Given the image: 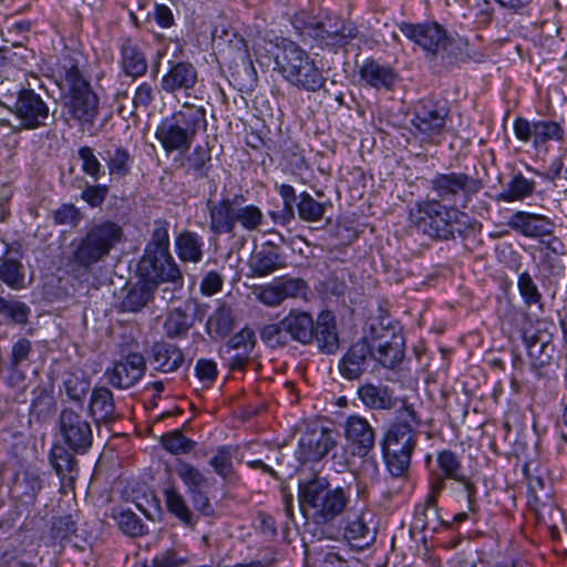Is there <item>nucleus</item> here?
Listing matches in <instances>:
<instances>
[{
    "instance_id": "obj_46",
    "label": "nucleus",
    "mask_w": 567,
    "mask_h": 567,
    "mask_svg": "<svg viewBox=\"0 0 567 567\" xmlns=\"http://www.w3.org/2000/svg\"><path fill=\"white\" fill-rule=\"evenodd\" d=\"M194 324L192 317L181 308L171 310L164 321L165 334L171 338H183Z\"/></svg>"
},
{
    "instance_id": "obj_29",
    "label": "nucleus",
    "mask_w": 567,
    "mask_h": 567,
    "mask_svg": "<svg viewBox=\"0 0 567 567\" xmlns=\"http://www.w3.org/2000/svg\"><path fill=\"white\" fill-rule=\"evenodd\" d=\"M103 161L106 164L109 175L121 179L132 173L134 155L121 143H110L103 151Z\"/></svg>"
},
{
    "instance_id": "obj_25",
    "label": "nucleus",
    "mask_w": 567,
    "mask_h": 567,
    "mask_svg": "<svg viewBox=\"0 0 567 567\" xmlns=\"http://www.w3.org/2000/svg\"><path fill=\"white\" fill-rule=\"evenodd\" d=\"M359 78L364 85L375 90L390 91L394 87L398 75L393 68L381 64L374 59H367L359 68Z\"/></svg>"
},
{
    "instance_id": "obj_44",
    "label": "nucleus",
    "mask_w": 567,
    "mask_h": 567,
    "mask_svg": "<svg viewBox=\"0 0 567 567\" xmlns=\"http://www.w3.org/2000/svg\"><path fill=\"white\" fill-rule=\"evenodd\" d=\"M237 450L238 447L233 445L218 446L208 462L214 472L223 480H229L236 474L233 456Z\"/></svg>"
},
{
    "instance_id": "obj_8",
    "label": "nucleus",
    "mask_w": 567,
    "mask_h": 567,
    "mask_svg": "<svg viewBox=\"0 0 567 567\" xmlns=\"http://www.w3.org/2000/svg\"><path fill=\"white\" fill-rule=\"evenodd\" d=\"M449 109L431 99L420 100L413 112V133L423 143L439 145L445 134Z\"/></svg>"
},
{
    "instance_id": "obj_12",
    "label": "nucleus",
    "mask_w": 567,
    "mask_h": 567,
    "mask_svg": "<svg viewBox=\"0 0 567 567\" xmlns=\"http://www.w3.org/2000/svg\"><path fill=\"white\" fill-rule=\"evenodd\" d=\"M340 434L336 429L313 426L299 437L296 458L301 464L317 463L323 460L339 445Z\"/></svg>"
},
{
    "instance_id": "obj_61",
    "label": "nucleus",
    "mask_w": 567,
    "mask_h": 567,
    "mask_svg": "<svg viewBox=\"0 0 567 567\" xmlns=\"http://www.w3.org/2000/svg\"><path fill=\"white\" fill-rule=\"evenodd\" d=\"M188 564V557L182 555L176 548H167L157 553L148 566L144 567H184Z\"/></svg>"
},
{
    "instance_id": "obj_30",
    "label": "nucleus",
    "mask_w": 567,
    "mask_h": 567,
    "mask_svg": "<svg viewBox=\"0 0 567 567\" xmlns=\"http://www.w3.org/2000/svg\"><path fill=\"white\" fill-rule=\"evenodd\" d=\"M315 340L323 353L332 354L339 349L336 317L331 311L326 310L318 315L315 322Z\"/></svg>"
},
{
    "instance_id": "obj_54",
    "label": "nucleus",
    "mask_w": 567,
    "mask_h": 567,
    "mask_svg": "<svg viewBox=\"0 0 567 567\" xmlns=\"http://www.w3.org/2000/svg\"><path fill=\"white\" fill-rule=\"evenodd\" d=\"M528 357L532 360V365L534 368L540 369L545 365H548L553 359L555 352V346L551 340H547L546 342H528L524 343Z\"/></svg>"
},
{
    "instance_id": "obj_59",
    "label": "nucleus",
    "mask_w": 567,
    "mask_h": 567,
    "mask_svg": "<svg viewBox=\"0 0 567 567\" xmlns=\"http://www.w3.org/2000/svg\"><path fill=\"white\" fill-rule=\"evenodd\" d=\"M68 398L74 402L81 403L90 390V380L76 373H66L63 380Z\"/></svg>"
},
{
    "instance_id": "obj_4",
    "label": "nucleus",
    "mask_w": 567,
    "mask_h": 567,
    "mask_svg": "<svg viewBox=\"0 0 567 567\" xmlns=\"http://www.w3.org/2000/svg\"><path fill=\"white\" fill-rule=\"evenodd\" d=\"M409 220L419 231L434 240H453L456 235L465 237L473 229L467 213L434 198L415 202L410 207Z\"/></svg>"
},
{
    "instance_id": "obj_38",
    "label": "nucleus",
    "mask_w": 567,
    "mask_h": 567,
    "mask_svg": "<svg viewBox=\"0 0 567 567\" xmlns=\"http://www.w3.org/2000/svg\"><path fill=\"white\" fill-rule=\"evenodd\" d=\"M309 29L316 31V37H319L327 44L336 47H344L358 35V29L351 22L343 23L333 31L323 29L322 22L310 23Z\"/></svg>"
},
{
    "instance_id": "obj_52",
    "label": "nucleus",
    "mask_w": 567,
    "mask_h": 567,
    "mask_svg": "<svg viewBox=\"0 0 567 567\" xmlns=\"http://www.w3.org/2000/svg\"><path fill=\"white\" fill-rule=\"evenodd\" d=\"M517 289L525 306H538L539 308H543V295L534 278L527 270L518 275Z\"/></svg>"
},
{
    "instance_id": "obj_48",
    "label": "nucleus",
    "mask_w": 567,
    "mask_h": 567,
    "mask_svg": "<svg viewBox=\"0 0 567 567\" xmlns=\"http://www.w3.org/2000/svg\"><path fill=\"white\" fill-rule=\"evenodd\" d=\"M174 471L185 485L187 493L207 486V478L203 472L184 460L176 461Z\"/></svg>"
},
{
    "instance_id": "obj_34",
    "label": "nucleus",
    "mask_w": 567,
    "mask_h": 567,
    "mask_svg": "<svg viewBox=\"0 0 567 567\" xmlns=\"http://www.w3.org/2000/svg\"><path fill=\"white\" fill-rule=\"evenodd\" d=\"M163 497L167 512L176 517L184 526L194 527L197 519L186 503L184 495L174 484H168L163 488Z\"/></svg>"
},
{
    "instance_id": "obj_13",
    "label": "nucleus",
    "mask_w": 567,
    "mask_h": 567,
    "mask_svg": "<svg viewBox=\"0 0 567 567\" xmlns=\"http://www.w3.org/2000/svg\"><path fill=\"white\" fill-rule=\"evenodd\" d=\"M59 430L62 441L78 455L86 454L93 445V430L82 412L65 408L59 416Z\"/></svg>"
},
{
    "instance_id": "obj_2",
    "label": "nucleus",
    "mask_w": 567,
    "mask_h": 567,
    "mask_svg": "<svg viewBox=\"0 0 567 567\" xmlns=\"http://www.w3.org/2000/svg\"><path fill=\"white\" fill-rule=\"evenodd\" d=\"M123 236V228L113 220L92 224L71 241L70 254L64 258L66 274L76 280L87 276L94 266L110 256Z\"/></svg>"
},
{
    "instance_id": "obj_47",
    "label": "nucleus",
    "mask_w": 567,
    "mask_h": 567,
    "mask_svg": "<svg viewBox=\"0 0 567 567\" xmlns=\"http://www.w3.org/2000/svg\"><path fill=\"white\" fill-rule=\"evenodd\" d=\"M169 223L166 219H156L151 239L146 244L143 255L171 254L169 251Z\"/></svg>"
},
{
    "instance_id": "obj_37",
    "label": "nucleus",
    "mask_w": 567,
    "mask_h": 567,
    "mask_svg": "<svg viewBox=\"0 0 567 567\" xmlns=\"http://www.w3.org/2000/svg\"><path fill=\"white\" fill-rule=\"evenodd\" d=\"M235 324V319L230 306L220 303L208 317L206 331L210 339L217 341L227 337Z\"/></svg>"
},
{
    "instance_id": "obj_1",
    "label": "nucleus",
    "mask_w": 567,
    "mask_h": 567,
    "mask_svg": "<svg viewBox=\"0 0 567 567\" xmlns=\"http://www.w3.org/2000/svg\"><path fill=\"white\" fill-rule=\"evenodd\" d=\"M51 72L61 90L63 109L69 118L83 132L93 128L100 114V97L79 60L71 53H64L58 58Z\"/></svg>"
},
{
    "instance_id": "obj_15",
    "label": "nucleus",
    "mask_w": 567,
    "mask_h": 567,
    "mask_svg": "<svg viewBox=\"0 0 567 567\" xmlns=\"http://www.w3.org/2000/svg\"><path fill=\"white\" fill-rule=\"evenodd\" d=\"M10 111L20 121V130L33 131L44 127L51 118L48 103L30 87L22 91V95L16 99Z\"/></svg>"
},
{
    "instance_id": "obj_36",
    "label": "nucleus",
    "mask_w": 567,
    "mask_h": 567,
    "mask_svg": "<svg viewBox=\"0 0 567 567\" xmlns=\"http://www.w3.org/2000/svg\"><path fill=\"white\" fill-rule=\"evenodd\" d=\"M66 445L54 444L49 454V461L55 473L62 480L74 481L79 474L78 460Z\"/></svg>"
},
{
    "instance_id": "obj_31",
    "label": "nucleus",
    "mask_w": 567,
    "mask_h": 567,
    "mask_svg": "<svg viewBox=\"0 0 567 567\" xmlns=\"http://www.w3.org/2000/svg\"><path fill=\"white\" fill-rule=\"evenodd\" d=\"M182 349L168 342H155L151 350V363L154 369L164 373L176 371L184 363Z\"/></svg>"
},
{
    "instance_id": "obj_41",
    "label": "nucleus",
    "mask_w": 567,
    "mask_h": 567,
    "mask_svg": "<svg viewBox=\"0 0 567 567\" xmlns=\"http://www.w3.org/2000/svg\"><path fill=\"white\" fill-rule=\"evenodd\" d=\"M155 290L156 287L142 280L140 284L132 287L123 299V310L128 312L140 311L153 299Z\"/></svg>"
},
{
    "instance_id": "obj_24",
    "label": "nucleus",
    "mask_w": 567,
    "mask_h": 567,
    "mask_svg": "<svg viewBox=\"0 0 567 567\" xmlns=\"http://www.w3.org/2000/svg\"><path fill=\"white\" fill-rule=\"evenodd\" d=\"M371 357V347L368 332L353 343L339 361L340 374L347 380L359 379L367 368Z\"/></svg>"
},
{
    "instance_id": "obj_18",
    "label": "nucleus",
    "mask_w": 567,
    "mask_h": 567,
    "mask_svg": "<svg viewBox=\"0 0 567 567\" xmlns=\"http://www.w3.org/2000/svg\"><path fill=\"white\" fill-rule=\"evenodd\" d=\"M344 437L352 455L365 457L375 445V430L364 416L349 415L343 425Z\"/></svg>"
},
{
    "instance_id": "obj_53",
    "label": "nucleus",
    "mask_w": 567,
    "mask_h": 567,
    "mask_svg": "<svg viewBox=\"0 0 567 567\" xmlns=\"http://www.w3.org/2000/svg\"><path fill=\"white\" fill-rule=\"evenodd\" d=\"M162 446L165 451L173 455L189 453L196 443L185 436L181 431H171L162 435Z\"/></svg>"
},
{
    "instance_id": "obj_50",
    "label": "nucleus",
    "mask_w": 567,
    "mask_h": 567,
    "mask_svg": "<svg viewBox=\"0 0 567 567\" xmlns=\"http://www.w3.org/2000/svg\"><path fill=\"white\" fill-rule=\"evenodd\" d=\"M297 212L300 220L317 223L322 219L326 213V204L316 200L308 192L299 194Z\"/></svg>"
},
{
    "instance_id": "obj_27",
    "label": "nucleus",
    "mask_w": 567,
    "mask_h": 567,
    "mask_svg": "<svg viewBox=\"0 0 567 567\" xmlns=\"http://www.w3.org/2000/svg\"><path fill=\"white\" fill-rule=\"evenodd\" d=\"M358 398L369 410L390 411L396 405L393 390L384 384L365 382L358 388Z\"/></svg>"
},
{
    "instance_id": "obj_43",
    "label": "nucleus",
    "mask_w": 567,
    "mask_h": 567,
    "mask_svg": "<svg viewBox=\"0 0 567 567\" xmlns=\"http://www.w3.org/2000/svg\"><path fill=\"white\" fill-rule=\"evenodd\" d=\"M24 267L14 258H0V280L12 290H21L24 284Z\"/></svg>"
},
{
    "instance_id": "obj_17",
    "label": "nucleus",
    "mask_w": 567,
    "mask_h": 567,
    "mask_svg": "<svg viewBox=\"0 0 567 567\" xmlns=\"http://www.w3.org/2000/svg\"><path fill=\"white\" fill-rule=\"evenodd\" d=\"M146 362L140 352H131L105 370L107 382L115 389L125 390L135 385L144 375Z\"/></svg>"
},
{
    "instance_id": "obj_51",
    "label": "nucleus",
    "mask_w": 567,
    "mask_h": 567,
    "mask_svg": "<svg viewBox=\"0 0 567 567\" xmlns=\"http://www.w3.org/2000/svg\"><path fill=\"white\" fill-rule=\"evenodd\" d=\"M565 138L563 126L555 121L539 120L535 122L534 146H543L548 142H561Z\"/></svg>"
},
{
    "instance_id": "obj_10",
    "label": "nucleus",
    "mask_w": 567,
    "mask_h": 567,
    "mask_svg": "<svg viewBox=\"0 0 567 567\" xmlns=\"http://www.w3.org/2000/svg\"><path fill=\"white\" fill-rule=\"evenodd\" d=\"M483 183L462 172L436 173L430 181V189L441 203L463 200V207L482 189Z\"/></svg>"
},
{
    "instance_id": "obj_49",
    "label": "nucleus",
    "mask_w": 567,
    "mask_h": 567,
    "mask_svg": "<svg viewBox=\"0 0 567 567\" xmlns=\"http://www.w3.org/2000/svg\"><path fill=\"white\" fill-rule=\"evenodd\" d=\"M261 341L270 349L286 348L290 343L285 319L265 324L260 329Z\"/></svg>"
},
{
    "instance_id": "obj_16",
    "label": "nucleus",
    "mask_w": 567,
    "mask_h": 567,
    "mask_svg": "<svg viewBox=\"0 0 567 567\" xmlns=\"http://www.w3.org/2000/svg\"><path fill=\"white\" fill-rule=\"evenodd\" d=\"M373 517L364 508L349 512L342 520V537L352 548L364 550L377 539V527L372 526Z\"/></svg>"
},
{
    "instance_id": "obj_14",
    "label": "nucleus",
    "mask_w": 567,
    "mask_h": 567,
    "mask_svg": "<svg viewBox=\"0 0 567 567\" xmlns=\"http://www.w3.org/2000/svg\"><path fill=\"white\" fill-rule=\"evenodd\" d=\"M137 272L142 280L156 288L165 282L182 287L184 282L183 274L172 254L143 255Z\"/></svg>"
},
{
    "instance_id": "obj_26",
    "label": "nucleus",
    "mask_w": 567,
    "mask_h": 567,
    "mask_svg": "<svg viewBox=\"0 0 567 567\" xmlns=\"http://www.w3.org/2000/svg\"><path fill=\"white\" fill-rule=\"evenodd\" d=\"M89 412L97 425L114 423L121 419L113 393L106 386H96L92 390Z\"/></svg>"
},
{
    "instance_id": "obj_39",
    "label": "nucleus",
    "mask_w": 567,
    "mask_h": 567,
    "mask_svg": "<svg viewBox=\"0 0 567 567\" xmlns=\"http://www.w3.org/2000/svg\"><path fill=\"white\" fill-rule=\"evenodd\" d=\"M534 190L535 182L517 172L511 177L506 188L497 195V199L505 203L518 202L529 197Z\"/></svg>"
},
{
    "instance_id": "obj_32",
    "label": "nucleus",
    "mask_w": 567,
    "mask_h": 567,
    "mask_svg": "<svg viewBox=\"0 0 567 567\" xmlns=\"http://www.w3.org/2000/svg\"><path fill=\"white\" fill-rule=\"evenodd\" d=\"M539 251V266L548 275H559L564 270L560 257L565 255V245L563 240L556 236L549 239L539 240L537 247Z\"/></svg>"
},
{
    "instance_id": "obj_35",
    "label": "nucleus",
    "mask_w": 567,
    "mask_h": 567,
    "mask_svg": "<svg viewBox=\"0 0 567 567\" xmlns=\"http://www.w3.org/2000/svg\"><path fill=\"white\" fill-rule=\"evenodd\" d=\"M209 214V230L214 235L227 234L230 224V212L233 205V195L223 193L220 199L207 200Z\"/></svg>"
},
{
    "instance_id": "obj_45",
    "label": "nucleus",
    "mask_w": 567,
    "mask_h": 567,
    "mask_svg": "<svg viewBox=\"0 0 567 567\" xmlns=\"http://www.w3.org/2000/svg\"><path fill=\"white\" fill-rule=\"evenodd\" d=\"M414 528L420 530L437 532L443 525L439 517L437 504H429L427 501L415 506L413 516Z\"/></svg>"
},
{
    "instance_id": "obj_63",
    "label": "nucleus",
    "mask_w": 567,
    "mask_h": 567,
    "mask_svg": "<svg viewBox=\"0 0 567 567\" xmlns=\"http://www.w3.org/2000/svg\"><path fill=\"white\" fill-rule=\"evenodd\" d=\"M256 342L254 330L249 327H244L228 340L226 347L229 350H238L240 353L251 354Z\"/></svg>"
},
{
    "instance_id": "obj_58",
    "label": "nucleus",
    "mask_w": 567,
    "mask_h": 567,
    "mask_svg": "<svg viewBox=\"0 0 567 567\" xmlns=\"http://www.w3.org/2000/svg\"><path fill=\"white\" fill-rule=\"evenodd\" d=\"M117 520L120 529L131 536L140 537L146 534V527L142 519L131 509L121 511L117 515H114Z\"/></svg>"
},
{
    "instance_id": "obj_40",
    "label": "nucleus",
    "mask_w": 567,
    "mask_h": 567,
    "mask_svg": "<svg viewBox=\"0 0 567 567\" xmlns=\"http://www.w3.org/2000/svg\"><path fill=\"white\" fill-rule=\"evenodd\" d=\"M436 466L440 474L445 477L460 482L463 481L466 475L463 473L462 458L458 454L450 449L441 450L436 453L435 457Z\"/></svg>"
},
{
    "instance_id": "obj_56",
    "label": "nucleus",
    "mask_w": 567,
    "mask_h": 567,
    "mask_svg": "<svg viewBox=\"0 0 567 567\" xmlns=\"http://www.w3.org/2000/svg\"><path fill=\"white\" fill-rule=\"evenodd\" d=\"M30 308L19 300H7L0 296V315L6 316L17 324H25L30 317Z\"/></svg>"
},
{
    "instance_id": "obj_64",
    "label": "nucleus",
    "mask_w": 567,
    "mask_h": 567,
    "mask_svg": "<svg viewBox=\"0 0 567 567\" xmlns=\"http://www.w3.org/2000/svg\"><path fill=\"white\" fill-rule=\"evenodd\" d=\"M76 523L71 515L55 517L51 527V537L62 543L69 540L76 533Z\"/></svg>"
},
{
    "instance_id": "obj_62",
    "label": "nucleus",
    "mask_w": 567,
    "mask_h": 567,
    "mask_svg": "<svg viewBox=\"0 0 567 567\" xmlns=\"http://www.w3.org/2000/svg\"><path fill=\"white\" fill-rule=\"evenodd\" d=\"M264 221L262 210L254 204H240L238 225L246 231L257 230Z\"/></svg>"
},
{
    "instance_id": "obj_57",
    "label": "nucleus",
    "mask_w": 567,
    "mask_h": 567,
    "mask_svg": "<svg viewBox=\"0 0 567 567\" xmlns=\"http://www.w3.org/2000/svg\"><path fill=\"white\" fill-rule=\"evenodd\" d=\"M34 398L31 401L30 412L38 420L45 419L54 410V399L47 389L39 386L33 391Z\"/></svg>"
},
{
    "instance_id": "obj_23",
    "label": "nucleus",
    "mask_w": 567,
    "mask_h": 567,
    "mask_svg": "<svg viewBox=\"0 0 567 567\" xmlns=\"http://www.w3.org/2000/svg\"><path fill=\"white\" fill-rule=\"evenodd\" d=\"M507 226L524 237L549 236L554 231V221L545 215L518 210L511 215Z\"/></svg>"
},
{
    "instance_id": "obj_11",
    "label": "nucleus",
    "mask_w": 567,
    "mask_h": 567,
    "mask_svg": "<svg viewBox=\"0 0 567 567\" xmlns=\"http://www.w3.org/2000/svg\"><path fill=\"white\" fill-rule=\"evenodd\" d=\"M398 28L406 39L424 52L425 58L437 56L453 43L446 29L436 21L420 23L402 21Z\"/></svg>"
},
{
    "instance_id": "obj_55",
    "label": "nucleus",
    "mask_w": 567,
    "mask_h": 567,
    "mask_svg": "<svg viewBox=\"0 0 567 567\" xmlns=\"http://www.w3.org/2000/svg\"><path fill=\"white\" fill-rule=\"evenodd\" d=\"M78 157L81 161V171L83 174L97 181L104 175L103 166L91 146L79 147Z\"/></svg>"
},
{
    "instance_id": "obj_9",
    "label": "nucleus",
    "mask_w": 567,
    "mask_h": 567,
    "mask_svg": "<svg viewBox=\"0 0 567 567\" xmlns=\"http://www.w3.org/2000/svg\"><path fill=\"white\" fill-rule=\"evenodd\" d=\"M369 341L371 358L378 361L383 368L394 369L401 363L404 357V337L394 327L384 326L378 320L370 324Z\"/></svg>"
},
{
    "instance_id": "obj_60",
    "label": "nucleus",
    "mask_w": 567,
    "mask_h": 567,
    "mask_svg": "<svg viewBox=\"0 0 567 567\" xmlns=\"http://www.w3.org/2000/svg\"><path fill=\"white\" fill-rule=\"evenodd\" d=\"M32 353V342L22 337L13 342L9 355L10 368L14 371L23 365H28L29 358Z\"/></svg>"
},
{
    "instance_id": "obj_3",
    "label": "nucleus",
    "mask_w": 567,
    "mask_h": 567,
    "mask_svg": "<svg viewBox=\"0 0 567 567\" xmlns=\"http://www.w3.org/2000/svg\"><path fill=\"white\" fill-rule=\"evenodd\" d=\"M420 425L421 417L414 405L403 401L380 441L382 457L391 476H406L417 444Z\"/></svg>"
},
{
    "instance_id": "obj_7",
    "label": "nucleus",
    "mask_w": 567,
    "mask_h": 567,
    "mask_svg": "<svg viewBox=\"0 0 567 567\" xmlns=\"http://www.w3.org/2000/svg\"><path fill=\"white\" fill-rule=\"evenodd\" d=\"M299 503L317 525L331 524L341 516L351 501L350 487H332L326 477L316 476L299 485Z\"/></svg>"
},
{
    "instance_id": "obj_28",
    "label": "nucleus",
    "mask_w": 567,
    "mask_h": 567,
    "mask_svg": "<svg viewBox=\"0 0 567 567\" xmlns=\"http://www.w3.org/2000/svg\"><path fill=\"white\" fill-rule=\"evenodd\" d=\"M284 319L290 342L295 341L302 346L312 343L315 340V320L309 312L291 309Z\"/></svg>"
},
{
    "instance_id": "obj_21",
    "label": "nucleus",
    "mask_w": 567,
    "mask_h": 567,
    "mask_svg": "<svg viewBox=\"0 0 567 567\" xmlns=\"http://www.w3.org/2000/svg\"><path fill=\"white\" fill-rule=\"evenodd\" d=\"M120 69L122 73L136 80L146 75L148 61L146 53L136 39L124 35L118 40Z\"/></svg>"
},
{
    "instance_id": "obj_33",
    "label": "nucleus",
    "mask_w": 567,
    "mask_h": 567,
    "mask_svg": "<svg viewBox=\"0 0 567 567\" xmlns=\"http://www.w3.org/2000/svg\"><path fill=\"white\" fill-rule=\"evenodd\" d=\"M175 252L183 262L198 264L204 257V239L193 230H182L175 237Z\"/></svg>"
},
{
    "instance_id": "obj_42",
    "label": "nucleus",
    "mask_w": 567,
    "mask_h": 567,
    "mask_svg": "<svg viewBox=\"0 0 567 567\" xmlns=\"http://www.w3.org/2000/svg\"><path fill=\"white\" fill-rule=\"evenodd\" d=\"M555 326L545 319H535L526 317L522 324V338L524 343L539 342L543 343L553 339Z\"/></svg>"
},
{
    "instance_id": "obj_19",
    "label": "nucleus",
    "mask_w": 567,
    "mask_h": 567,
    "mask_svg": "<svg viewBox=\"0 0 567 567\" xmlns=\"http://www.w3.org/2000/svg\"><path fill=\"white\" fill-rule=\"evenodd\" d=\"M198 82V72L193 63L188 61H168V69L161 79V89L166 94L175 95L184 92L186 97L190 96Z\"/></svg>"
},
{
    "instance_id": "obj_5",
    "label": "nucleus",
    "mask_w": 567,
    "mask_h": 567,
    "mask_svg": "<svg viewBox=\"0 0 567 567\" xmlns=\"http://www.w3.org/2000/svg\"><path fill=\"white\" fill-rule=\"evenodd\" d=\"M272 54L274 71L298 90L317 92L326 85L322 70L297 42L287 38L277 39Z\"/></svg>"
},
{
    "instance_id": "obj_22",
    "label": "nucleus",
    "mask_w": 567,
    "mask_h": 567,
    "mask_svg": "<svg viewBox=\"0 0 567 567\" xmlns=\"http://www.w3.org/2000/svg\"><path fill=\"white\" fill-rule=\"evenodd\" d=\"M21 58L16 53L3 55L0 61V92L6 97H18L22 95V91H27L30 87L28 81V73L17 68V62Z\"/></svg>"
},
{
    "instance_id": "obj_20",
    "label": "nucleus",
    "mask_w": 567,
    "mask_h": 567,
    "mask_svg": "<svg viewBox=\"0 0 567 567\" xmlns=\"http://www.w3.org/2000/svg\"><path fill=\"white\" fill-rule=\"evenodd\" d=\"M249 277H267L287 266L286 256L280 246L268 240L255 249L248 259Z\"/></svg>"
},
{
    "instance_id": "obj_6",
    "label": "nucleus",
    "mask_w": 567,
    "mask_h": 567,
    "mask_svg": "<svg viewBox=\"0 0 567 567\" xmlns=\"http://www.w3.org/2000/svg\"><path fill=\"white\" fill-rule=\"evenodd\" d=\"M206 130V109L184 102L171 115L161 120L155 130V138L166 154H185L190 150L197 135Z\"/></svg>"
}]
</instances>
